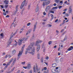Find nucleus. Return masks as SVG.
Wrapping results in <instances>:
<instances>
[{
    "mask_svg": "<svg viewBox=\"0 0 73 73\" xmlns=\"http://www.w3.org/2000/svg\"><path fill=\"white\" fill-rule=\"evenodd\" d=\"M33 45H35L34 43L31 44H30V46H29L27 49V51H28V50H31L32 49V52L30 53H31L32 55H34V54H35V47H33Z\"/></svg>",
    "mask_w": 73,
    "mask_h": 73,
    "instance_id": "nucleus-1",
    "label": "nucleus"
},
{
    "mask_svg": "<svg viewBox=\"0 0 73 73\" xmlns=\"http://www.w3.org/2000/svg\"><path fill=\"white\" fill-rule=\"evenodd\" d=\"M45 1L43 2V5L44 7L45 5H48V4H50V0H44Z\"/></svg>",
    "mask_w": 73,
    "mask_h": 73,
    "instance_id": "nucleus-2",
    "label": "nucleus"
},
{
    "mask_svg": "<svg viewBox=\"0 0 73 73\" xmlns=\"http://www.w3.org/2000/svg\"><path fill=\"white\" fill-rule=\"evenodd\" d=\"M24 46H25V44H24L22 47L21 51H19V53L18 54V56H20L22 55V53L23 52V50H24Z\"/></svg>",
    "mask_w": 73,
    "mask_h": 73,
    "instance_id": "nucleus-3",
    "label": "nucleus"
},
{
    "mask_svg": "<svg viewBox=\"0 0 73 73\" xmlns=\"http://www.w3.org/2000/svg\"><path fill=\"white\" fill-rule=\"evenodd\" d=\"M26 2V0H24V1H23L20 7V9H22V8H23L24 7V5H25V4Z\"/></svg>",
    "mask_w": 73,
    "mask_h": 73,
    "instance_id": "nucleus-4",
    "label": "nucleus"
},
{
    "mask_svg": "<svg viewBox=\"0 0 73 73\" xmlns=\"http://www.w3.org/2000/svg\"><path fill=\"white\" fill-rule=\"evenodd\" d=\"M12 37H13V36H10V39H9V40L7 42L8 43V44H11V42H12V41H13V40H11V38H12Z\"/></svg>",
    "mask_w": 73,
    "mask_h": 73,
    "instance_id": "nucleus-5",
    "label": "nucleus"
},
{
    "mask_svg": "<svg viewBox=\"0 0 73 73\" xmlns=\"http://www.w3.org/2000/svg\"><path fill=\"white\" fill-rule=\"evenodd\" d=\"M37 52H38L40 49V44H37Z\"/></svg>",
    "mask_w": 73,
    "mask_h": 73,
    "instance_id": "nucleus-6",
    "label": "nucleus"
},
{
    "mask_svg": "<svg viewBox=\"0 0 73 73\" xmlns=\"http://www.w3.org/2000/svg\"><path fill=\"white\" fill-rule=\"evenodd\" d=\"M23 41V38L21 39V40L19 39L18 40V44L19 45H20L21 44V43H22V41Z\"/></svg>",
    "mask_w": 73,
    "mask_h": 73,
    "instance_id": "nucleus-7",
    "label": "nucleus"
},
{
    "mask_svg": "<svg viewBox=\"0 0 73 73\" xmlns=\"http://www.w3.org/2000/svg\"><path fill=\"white\" fill-rule=\"evenodd\" d=\"M73 46H71L69 48H68V49H67V50H68V51H70V50H73Z\"/></svg>",
    "mask_w": 73,
    "mask_h": 73,
    "instance_id": "nucleus-8",
    "label": "nucleus"
},
{
    "mask_svg": "<svg viewBox=\"0 0 73 73\" xmlns=\"http://www.w3.org/2000/svg\"><path fill=\"white\" fill-rule=\"evenodd\" d=\"M28 37H26L25 38H22L23 39L22 40H23V41L25 42V41H27V40H28Z\"/></svg>",
    "mask_w": 73,
    "mask_h": 73,
    "instance_id": "nucleus-9",
    "label": "nucleus"
},
{
    "mask_svg": "<svg viewBox=\"0 0 73 73\" xmlns=\"http://www.w3.org/2000/svg\"><path fill=\"white\" fill-rule=\"evenodd\" d=\"M29 64H28L27 65V69H30V68H31V64H29Z\"/></svg>",
    "mask_w": 73,
    "mask_h": 73,
    "instance_id": "nucleus-10",
    "label": "nucleus"
},
{
    "mask_svg": "<svg viewBox=\"0 0 73 73\" xmlns=\"http://www.w3.org/2000/svg\"><path fill=\"white\" fill-rule=\"evenodd\" d=\"M42 42V40H38L37 41V44H40V43H41Z\"/></svg>",
    "mask_w": 73,
    "mask_h": 73,
    "instance_id": "nucleus-11",
    "label": "nucleus"
},
{
    "mask_svg": "<svg viewBox=\"0 0 73 73\" xmlns=\"http://www.w3.org/2000/svg\"><path fill=\"white\" fill-rule=\"evenodd\" d=\"M36 25H37V24H35L34 25L33 32H34L35 31V30H36Z\"/></svg>",
    "mask_w": 73,
    "mask_h": 73,
    "instance_id": "nucleus-12",
    "label": "nucleus"
},
{
    "mask_svg": "<svg viewBox=\"0 0 73 73\" xmlns=\"http://www.w3.org/2000/svg\"><path fill=\"white\" fill-rule=\"evenodd\" d=\"M49 9V6H48L45 9V11L46 12V11H48V10Z\"/></svg>",
    "mask_w": 73,
    "mask_h": 73,
    "instance_id": "nucleus-13",
    "label": "nucleus"
},
{
    "mask_svg": "<svg viewBox=\"0 0 73 73\" xmlns=\"http://www.w3.org/2000/svg\"><path fill=\"white\" fill-rule=\"evenodd\" d=\"M0 36L1 37V38H3L4 37V34L3 33H2L0 34Z\"/></svg>",
    "mask_w": 73,
    "mask_h": 73,
    "instance_id": "nucleus-14",
    "label": "nucleus"
},
{
    "mask_svg": "<svg viewBox=\"0 0 73 73\" xmlns=\"http://www.w3.org/2000/svg\"><path fill=\"white\" fill-rule=\"evenodd\" d=\"M52 72L53 73H56V70L54 69H52Z\"/></svg>",
    "mask_w": 73,
    "mask_h": 73,
    "instance_id": "nucleus-15",
    "label": "nucleus"
},
{
    "mask_svg": "<svg viewBox=\"0 0 73 73\" xmlns=\"http://www.w3.org/2000/svg\"><path fill=\"white\" fill-rule=\"evenodd\" d=\"M33 68L34 69V72H35V73H36V67H35V66H34V67Z\"/></svg>",
    "mask_w": 73,
    "mask_h": 73,
    "instance_id": "nucleus-16",
    "label": "nucleus"
},
{
    "mask_svg": "<svg viewBox=\"0 0 73 73\" xmlns=\"http://www.w3.org/2000/svg\"><path fill=\"white\" fill-rule=\"evenodd\" d=\"M52 65L53 67H56L57 65V64L56 63H54L52 64Z\"/></svg>",
    "mask_w": 73,
    "mask_h": 73,
    "instance_id": "nucleus-17",
    "label": "nucleus"
},
{
    "mask_svg": "<svg viewBox=\"0 0 73 73\" xmlns=\"http://www.w3.org/2000/svg\"><path fill=\"white\" fill-rule=\"evenodd\" d=\"M47 27H52V25H50V24H47L46 25Z\"/></svg>",
    "mask_w": 73,
    "mask_h": 73,
    "instance_id": "nucleus-18",
    "label": "nucleus"
},
{
    "mask_svg": "<svg viewBox=\"0 0 73 73\" xmlns=\"http://www.w3.org/2000/svg\"><path fill=\"white\" fill-rule=\"evenodd\" d=\"M51 17H52L51 20H52V19H53V18H54V16H53L52 14H51Z\"/></svg>",
    "mask_w": 73,
    "mask_h": 73,
    "instance_id": "nucleus-19",
    "label": "nucleus"
},
{
    "mask_svg": "<svg viewBox=\"0 0 73 73\" xmlns=\"http://www.w3.org/2000/svg\"><path fill=\"white\" fill-rule=\"evenodd\" d=\"M58 8V7H52V9H57Z\"/></svg>",
    "mask_w": 73,
    "mask_h": 73,
    "instance_id": "nucleus-20",
    "label": "nucleus"
},
{
    "mask_svg": "<svg viewBox=\"0 0 73 73\" xmlns=\"http://www.w3.org/2000/svg\"><path fill=\"white\" fill-rule=\"evenodd\" d=\"M37 58L38 59H40V54H38L37 55Z\"/></svg>",
    "mask_w": 73,
    "mask_h": 73,
    "instance_id": "nucleus-21",
    "label": "nucleus"
},
{
    "mask_svg": "<svg viewBox=\"0 0 73 73\" xmlns=\"http://www.w3.org/2000/svg\"><path fill=\"white\" fill-rule=\"evenodd\" d=\"M55 1L56 3H58L60 2V1L59 0H55Z\"/></svg>",
    "mask_w": 73,
    "mask_h": 73,
    "instance_id": "nucleus-22",
    "label": "nucleus"
},
{
    "mask_svg": "<svg viewBox=\"0 0 73 73\" xmlns=\"http://www.w3.org/2000/svg\"><path fill=\"white\" fill-rule=\"evenodd\" d=\"M44 58H43V57L41 59V62L42 63L44 61Z\"/></svg>",
    "mask_w": 73,
    "mask_h": 73,
    "instance_id": "nucleus-23",
    "label": "nucleus"
},
{
    "mask_svg": "<svg viewBox=\"0 0 73 73\" xmlns=\"http://www.w3.org/2000/svg\"><path fill=\"white\" fill-rule=\"evenodd\" d=\"M16 53V50L15 49H14L13 51H12V53L13 54H15Z\"/></svg>",
    "mask_w": 73,
    "mask_h": 73,
    "instance_id": "nucleus-24",
    "label": "nucleus"
},
{
    "mask_svg": "<svg viewBox=\"0 0 73 73\" xmlns=\"http://www.w3.org/2000/svg\"><path fill=\"white\" fill-rule=\"evenodd\" d=\"M13 58H12L9 61V62H10V63L11 64V62H12V61H13Z\"/></svg>",
    "mask_w": 73,
    "mask_h": 73,
    "instance_id": "nucleus-25",
    "label": "nucleus"
},
{
    "mask_svg": "<svg viewBox=\"0 0 73 73\" xmlns=\"http://www.w3.org/2000/svg\"><path fill=\"white\" fill-rule=\"evenodd\" d=\"M52 41H50L48 42L49 45H50L52 44Z\"/></svg>",
    "mask_w": 73,
    "mask_h": 73,
    "instance_id": "nucleus-26",
    "label": "nucleus"
},
{
    "mask_svg": "<svg viewBox=\"0 0 73 73\" xmlns=\"http://www.w3.org/2000/svg\"><path fill=\"white\" fill-rule=\"evenodd\" d=\"M55 61L56 62H59V60L57 59V58H56L55 59Z\"/></svg>",
    "mask_w": 73,
    "mask_h": 73,
    "instance_id": "nucleus-27",
    "label": "nucleus"
},
{
    "mask_svg": "<svg viewBox=\"0 0 73 73\" xmlns=\"http://www.w3.org/2000/svg\"><path fill=\"white\" fill-rule=\"evenodd\" d=\"M31 31H32V30L29 29V30L28 32L29 33H30L31 32Z\"/></svg>",
    "mask_w": 73,
    "mask_h": 73,
    "instance_id": "nucleus-28",
    "label": "nucleus"
},
{
    "mask_svg": "<svg viewBox=\"0 0 73 73\" xmlns=\"http://www.w3.org/2000/svg\"><path fill=\"white\" fill-rule=\"evenodd\" d=\"M5 3H9V1L8 0H5L4 1Z\"/></svg>",
    "mask_w": 73,
    "mask_h": 73,
    "instance_id": "nucleus-29",
    "label": "nucleus"
},
{
    "mask_svg": "<svg viewBox=\"0 0 73 73\" xmlns=\"http://www.w3.org/2000/svg\"><path fill=\"white\" fill-rule=\"evenodd\" d=\"M72 9H70L69 10V13H70L72 12Z\"/></svg>",
    "mask_w": 73,
    "mask_h": 73,
    "instance_id": "nucleus-30",
    "label": "nucleus"
},
{
    "mask_svg": "<svg viewBox=\"0 0 73 73\" xmlns=\"http://www.w3.org/2000/svg\"><path fill=\"white\" fill-rule=\"evenodd\" d=\"M11 64V63L9 62H8L7 63V64L6 65L8 66V65H9Z\"/></svg>",
    "mask_w": 73,
    "mask_h": 73,
    "instance_id": "nucleus-31",
    "label": "nucleus"
},
{
    "mask_svg": "<svg viewBox=\"0 0 73 73\" xmlns=\"http://www.w3.org/2000/svg\"><path fill=\"white\" fill-rule=\"evenodd\" d=\"M38 70H40V68H39V69H38L37 66V71L38 72Z\"/></svg>",
    "mask_w": 73,
    "mask_h": 73,
    "instance_id": "nucleus-32",
    "label": "nucleus"
},
{
    "mask_svg": "<svg viewBox=\"0 0 73 73\" xmlns=\"http://www.w3.org/2000/svg\"><path fill=\"white\" fill-rule=\"evenodd\" d=\"M15 44H14V45H15V46H16V45H17V42H16V40H15Z\"/></svg>",
    "mask_w": 73,
    "mask_h": 73,
    "instance_id": "nucleus-33",
    "label": "nucleus"
},
{
    "mask_svg": "<svg viewBox=\"0 0 73 73\" xmlns=\"http://www.w3.org/2000/svg\"><path fill=\"white\" fill-rule=\"evenodd\" d=\"M63 59H64L63 58H61L60 60V61H62V60H63Z\"/></svg>",
    "mask_w": 73,
    "mask_h": 73,
    "instance_id": "nucleus-34",
    "label": "nucleus"
},
{
    "mask_svg": "<svg viewBox=\"0 0 73 73\" xmlns=\"http://www.w3.org/2000/svg\"><path fill=\"white\" fill-rule=\"evenodd\" d=\"M15 68V67H14L13 68H12L11 72H13Z\"/></svg>",
    "mask_w": 73,
    "mask_h": 73,
    "instance_id": "nucleus-35",
    "label": "nucleus"
},
{
    "mask_svg": "<svg viewBox=\"0 0 73 73\" xmlns=\"http://www.w3.org/2000/svg\"><path fill=\"white\" fill-rule=\"evenodd\" d=\"M30 7H31V5H29L28 7V9H30Z\"/></svg>",
    "mask_w": 73,
    "mask_h": 73,
    "instance_id": "nucleus-36",
    "label": "nucleus"
},
{
    "mask_svg": "<svg viewBox=\"0 0 73 73\" xmlns=\"http://www.w3.org/2000/svg\"><path fill=\"white\" fill-rule=\"evenodd\" d=\"M25 63V62H21V64H22V65H24Z\"/></svg>",
    "mask_w": 73,
    "mask_h": 73,
    "instance_id": "nucleus-37",
    "label": "nucleus"
},
{
    "mask_svg": "<svg viewBox=\"0 0 73 73\" xmlns=\"http://www.w3.org/2000/svg\"><path fill=\"white\" fill-rule=\"evenodd\" d=\"M65 22H63L62 24H60V26H62V25H63L64 24H65Z\"/></svg>",
    "mask_w": 73,
    "mask_h": 73,
    "instance_id": "nucleus-38",
    "label": "nucleus"
},
{
    "mask_svg": "<svg viewBox=\"0 0 73 73\" xmlns=\"http://www.w3.org/2000/svg\"><path fill=\"white\" fill-rule=\"evenodd\" d=\"M24 28H25V27H23L21 29V30L22 31H23L24 30Z\"/></svg>",
    "mask_w": 73,
    "mask_h": 73,
    "instance_id": "nucleus-39",
    "label": "nucleus"
},
{
    "mask_svg": "<svg viewBox=\"0 0 73 73\" xmlns=\"http://www.w3.org/2000/svg\"><path fill=\"white\" fill-rule=\"evenodd\" d=\"M31 23H29L27 24V26H29V25H31Z\"/></svg>",
    "mask_w": 73,
    "mask_h": 73,
    "instance_id": "nucleus-40",
    "label": "nucleus"
},
{
    "mask_svg": "<svg viewBox=\"0 0 73 73\" xmlns=\"http://www.w3.org/2000/svg\"><path fill=\"white\" fill-rule=\"evenodd\" d=\"M50 13H54V12L53 11H50Z\"/></svg>",
    "mask_w": 73,
    "mask_h": 73,
    "instance_id": "nucleus-41",
    "label": "nucleus"
},
{
    "mask_svg": "<svg viewBox=\"0 0 73 73\" xmlns=\"http://www.w3.org/2000/svg\"><path fill=\"white\" fill-rule=\"evenodd\" d=\"M62 6H59V9H61V8H62Z\"/></svg>",
    "mask_w": 73,
    "mask_h": 73,
    "instance_id": "nucleus-42",
    "label": "nucleus"
},
{
    "mask_svg": "<svg viewBox=\"0 0 73 73\" xmlns=\"http://www.w3.org/2000/svg\"><path fill=\"white\" fill-rule=\"evenodd\" d=\"M16 58H15L13 60V62H16Z\"/></svg>",
    "mask_w": 73,
    "mask_h": 73,
    "instance_id": "nucleus-43",
    "label": "nucleus"
},
{
    "mask_svg": "<svg viewBox=\"0 0 73 73\" xmlns=\"http://www.w3.org/2000/svg\"><path fill=\"white\" fill-rule=\"evenodd\" d=\"M7 67H8V66L7 65L6 66H5V67L4 68V69H6V68H7Z\"/></svg>",
    "mask_w": 73,
    "mask_h": 73,
    "instance_id": "nucleus-44",
    "label": "nucleus"
},
{
    "mask_svg": "<svg viewBox=\"0 0 73 73\" xmlns=\"http://www.w3.org/2000/svg\"><path fill=\"white\" fill-rule=\"evenodd\" d=\"M15 64V62H13L12 64V65H13L14 64Z\"/></svg>",
    "mask_w": 73,
    "mask_h": 73,
    "instance_id": "nucleus-45",
    "label": "nucleus"
},
{
    "mask_svg": "<svg viewBox=\"0 0 73 73\" xmlns=\"http://www.w3.org/2000/svg\"><path fill=\"white\" fill-rule=\"evenodd\" d=\"M15 64V62H13L12 64V65H13L14 64Z\"/></svg>",
    "mask_w": 73,
    "mask_h": 73,
    "instance_id": "nucleus-46",
    "label": "nucleus"
},
{
    "mask_svg": "<svg viewBox=\"0 0 73 73\" xmlns=\"http://www.w3.org/2000/svg\"><path fill=\"white\" fill-rule=\"evenodd\" d=\"M58 19H56L55 21V23H57V21H58Z\"/></svg>",
    "mask_w": 73,
    "mask_h": 73,
    "instance_id": "nucleus-47",
    "label": "nucleus"
},
{
    "mask_svg": "<svg viewBox=\"0 0 73 73\" xmlns=\"http://www.w3.org/2000/svg\"><path fill=\"white\" fill-rule=\"evenodd\" d=\"M66 39H67V38L66 37L64 38V39H63L64 41H65V40H66Z\"/></svg>",
    "mask_w": 73,
    "mask_h": 73,
    "instance_id": "nucleus-48",
    "label": "nucleus"
},
{
    "mask_svg": "<svg viewBox=\"0 0 73 73\" xmlns=\"http://www.w3.org/2000/svg\"><path fill=\"white\" fill-rule=\"evenodd\" d=\"M65 15H66V16H69V14L67 13H66Z\"/></svg>",
    "mask_w": 73,
    "mask_h": 73,
    "instance_id": "nucleus-49",
    "label": "nucleus"
},
{
    "mask_svg": "<svg viewBox=\"0 0 73 73\" xmlns=\"http://www.w3.org/2000/svg\"><path fill=\"white\" fill-rule=\"evenodd\" d=\"M44 69L45 70H46V69H47V68H46V67H44Z\"/></svg>",
    "mask_w": 73,
    "mask_h": 73,
    "instance_id": "nucleus-50",
    "label": "nucleus"
},
{
    "mask_svg": "<svg viewBox=\"0 0 73 73\" xmlns=\"http://www.w3.org/2000/svg\"><path fill=\"white\" fill-rule=\"evenodd\" d=\"M69 9H72V7L71 6L69 7Z\"/></svg>",
    "mask_w": 73,
    "mask_h": 73,
    "instance_id": "nucleus-51",
    "label": "nucleus"
},
{
    "mask_svg": "<svg viewBox=\"0 0 73 73\" xmlns=\"http://www.w3.org/2000/svg\"><path fill=\"white\" fill-rule=\"evenodd\" d=\"M6 17H9V15H7Z\"/></svg>",
    "mask_w": 73,
    "mask_h": 73,
    "instance_id": "nucleus-52",
    "label": "nucleus"
},
{
    "mask_svg": "<svg viewBox=\"0 0 73 73\" xmlns=\"http://www.w3.org/2000/svg\"><path fill=\"white\" fill-rule=\"evenodd\" d=\"M45 50H46V49L45 48H44L43 51L44 52H45Z\"/></svg>",
    "mask_w": 73,
    "mask_h": 73,
    "instance_id": "nucleus-53",
    "label": "nucleus"
},
{
    "mask_svg": "<svg viewBox=\"0 0 73 73\" xmlns=\"http://www.w3.org/2000/svg\"><path fill=\"white\" fill-rule=\"evenodd\" d=\"M8 5H5V7L6 8H8Z\"/></svg>",
    "mask_w": 73,
    "mask_h": 73,
    "instance_id": "nucleus-54",
    "label": "nucleus"
},
{
    "mask_svg": "<svg viewBox=\"0 0 73 73\" xmlns=\"http://www.w3.org/2000/svg\"><path fill=\"white\" fill-rule=\"evenodd\" d=\"M3 13V15H5V16H6V15H7V14H6V13Z\"/></svg>",
    "mask_w": 73,
    "mask_h": 73,
    "instance_id": "nucleus-55",
    "label": "nucleus"
},
{
    "mask_svg": "<svg viewBox=\"0 0 73 73\" xmlns=\"http://www.w3.org/2000/svg\"><path fill=\"white\" fill-rule=\"evenodd\" d=\"M17 7H18V5H17L16 6V10H17Z\"/></svg>",
    "mask_w": 73,
    "mask_h": 73,
    "instance_id": "nucleus-56",
    "label": "nucleus"
},
{
    "mask_svg": "<svg viewBox=\"0 0 73 73\" xmlns=\"http://www.w3.org/2000/svg\"><path fill=\"white\" fill-rule=\"evenodd\" d=\"M7 57H8V55H7L5 56V58H7Z\"/></svg>",
    "mask_w": 73,
    "mask_h": 73,
    "instance_id": "nucleus-57",
    "label": "nucleus"
},
{
    "mask_svg": "<svg viewBox=\"0 0 73 73\" xmlns=\"http://www.w3.org/2000/svg\"><path fill=\"white\" fill-rule=\"evenodd\" d=\"M17 10H16V11H15V14H16V13H17Z\"/></svg>",
    "mask_w": 73,
    "mask_h": 73,
    "instance_id": "nucleus-58",
    "label": "nucleus"
},
{
    "mask_svg": "<svg viewBox=\"0 0 73 73\" xmlns=\"http://www.w3.org/2000/svg\"><path fill=\"white\" fill-rule=\"evenodd\" d=\"M43 15H46V13H45V12H44L43 13Z\"/></svg>",
    "mask_w": 73,
    "mask_h": 73,
    "instance_id": "nucleus-59",
    "label": "nucleus"
},
{
    "mask_svg": "<svg viewBox=\"0 0 73 73\" xmlns=\"http://www.w3.org/2000/svg\"><path fill=\"white\" fill-rule=\"evenodd\" d=\"M23 68H24L25 69H27V67L25 66H23Z\"/></svg>",
    "mask_w": 73,
    "mask_h": 73,
    "instance_id": "nucleus-60",
    "label": "nucleus"
},
{
    "mask_svg": "<svg viewBox=\"0 0 73 73\" xmlns=\"http://www.w3.org/2000/svg\"><path fill=\"white\" fill-rule=\"evenodd\" d=\"M39 10V8L38 7H37V12H38V11Z\"/></svg>",
    "mask_w": 73,
    "mask_h": 73,
    "instance_id": "nucleus-61",
    "label": "nucleus"
},
{
    "mask_svg": "<svg viewBox=\"0 0 73 73\" xmlns=\"http://www.w3.org/2000/svg\"><path fill=\"white\" fill-rule=\"evenodd\" d=\"M66 10H67V9L66 8L63 10V11H66Z\"/></svg>",
    "mask_w": 73,
    "mask_h": 73,
    "instance_id": "nucleus-62",
    "label": "nucleus"
},
{
    "mask_svg": "<svg viewBox=\"0 0 73 73\" xmlns=\"http://www.w3.org/2000/svg\"><path fill=\"white\" fill-rule=\"evenodd\" d=\"M64 31V29H62L61 31V32H62Z\"/></svg>",
    "mask_w": 73,
    "mask_h": 73,
    "instance_id": "nucleus-63",
    "label": "nucleus"
},
{
    "mask_svg": "<svg viewBox=\"0 0 73 73\" xmlns=\"http://www.w3.org/2000/svg\"><path fill=\"white\" fill-rule=\"evenodd\" d=\"M29 73H32V70H30Z\"/></svg>",
    "mask_w": 73,
    "mask_h": 73,
    "instance_id": "nucleus-64",
    "label": "nucleus"
}]
</instances>
